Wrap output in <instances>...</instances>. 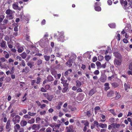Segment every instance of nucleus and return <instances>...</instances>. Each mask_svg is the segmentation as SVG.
Here are the masks:
<instances>
[{
    "label": "nucleus",
    "mask_w": 132,
    "mask_h": 132,
    "mask_svg": "<svg viewBox=\"0 0 132 132\" xmlns=\"http://www.w3.org/2000/svg\"><path fill=\"white\" fill-rule=\"evenodd\" d=\"M20 119L21 117L19 115H17L13 118L12 121L14 124H15L19 122Z\"/></svg>",
    "instance_id": "nucleus-1"
},
{
    "label": "nucleus",
    "mask_w": 132,
    "mask_h": 132,
    "mask_svg": "<svg viewBox=\"0 0 132 132\" xmlns=\"http://www.w3.org/2000/svg\"><path fill=\"white\" fill-rule=\"evenodd\" d=\"M74 130L73 126L72 125L67 126L65 128V132H74Z\"/></svg>",
    "instance_id": "nucleus-2"
},
{
    "label": "nucleus",
    "mask_w": 132,
    "mask_h": 132,
    "mask_svg": "<svg viewBox=\"0 0 132 132\" xmlns=\"http://www.w3.org/2000/svg\"><path fill=\"white\" fill-rule=\"evenodd\" d=\"M121 62V59H115L114 60V63L115 66L120 65Z\"/></svg>",
    "instance_id": "nucleus-3"
},
{
    "label": "nucleus",
    "mask_w": 132,
    "mask_h": 132,
    "mask_svg": "<svg viewBox=\"0 0 132 132\" xmlns=\"http://www.w3.org/2000/svg\"><path fill=\"white\" fill-rule=\"evenodd\" d=\"M61 83L63 84V86H67L69 85L68 83H67V80L65 79L64 77L62 76L61 77Z\"/></svg>",
    "instance_id": "nucleus-4"
},
{
    "label": "nucleus",
    "mask_w": 132,
    "mask_h": 132,
    "mask_svg": "<svg viewBox=\"0 0 132 132\" xmlns=\"http://www.w3.org/2000/svg\"><path fill=\"white\" fill-rule=\"evenodd\" d=\"M64 37V36L63 34H59L57 38V40L61 42H63L65 40Z\"/></svg>",
    "instance_id": "nucleus-5"
},
{
    "label": "nucleus",
    "mask_w": 132,
    "mask_h": 132,
    "mask_svg": "<svg viewBox=\"0 0 132 132\" xmlns=\"http://www.w3.org/2000/svg\"><path fill=\"white\" fill-rule=\"evenodd\" d=\"M113 54L115 57L117 58L116 59L122 58L121 55L119 53L117 52H113Z\"/></svg>",
    "instance_id": "nucleus-6"
},
{
    "label": "nucleus",
    "mask_w": 132,
    "mask_h": 132,
    "mask_svg": "<svg viewBox=\"0 0 132 132\" xmlns=\"http://www.w3.org/2000/svg\"><path fill=\"white\" fill-rule=\"evenodd\" d=\"M106 76L105 75H103L101 76L100 78V81L103 82H105L106 79Z\"/></svg>",
    "instance_id": "nucleus-7"
},
{
    "label": "nucleus",
    "mask_w": 132,
    "mask_h": 132,
    "mask_svg": "<svg viewBox=\"0 0 132 132\" xmlns=\"http://www.w3.org/2000/svg\"><path fill=\"white\" fill-rule=\"evenodd\" d=\"M31 85L32 86L34 85L33 87L34 89H37L38 88V86L37 85H35L36 83V80H32L31 81Z\"/></svg>",
    "instance_id": "nucleus-8"
},
{
    "label": "nucleus",
    "mask_w": 132,
    "mask_h": 132,
    "mask_svg": "<svg viewBox=\"0 0 132 132\" xmlns=\"http://www.w3.org/2000/svg\"><path fill=\"white\" fill-rule=\"evenodd\" d=\"M46 78L48 82L52 81L54 80V79L53 77L51 75H48V76Z\"/></svg>",
    "instance_id": "nucleus-9"
},
{
    "label": "nucleus",
    "mask_w": 132,
    "mask_h": 132,
    "mask_svg": "<svg viewBox=\"0 0 132 132\" xmlns=\"http://www.w3.org/2000/svg\"><path fill=\"white\" fill-rule=\"evenodd\" d=\"M20 125L18 124H16L14 126V132H17L18 130L20 129Z\"/></svg>",
    "instance_id": "nucleus-10"
},
{
    "label": "nucleus",
    "mask_w": 132,
    "mask_h": 132,
    "mask_svg": "<svg viewBox=\"0 0 132 132\" xmlns=\"http://www.w3.org/2000/svg\"><path fill=\"white\" fill-rule=\"evenodd\" d=\"M72 70L71 69H70L67 70L64 73V76L66 77H67L68 76V74H70V73L72 72Z\"/></svg>",
    "instance_id": "nucleus-11"
},
{
    "label": "nucleus",
    "mask_w": 132,
    "mask_h": 132,
    "mask_svg": "<svg viewBox=\"0 0 132 132\" xmlns=\"http://www.w3.org/2000/svg\"><path fill=\"white\" fill-rule=\"evenodd\" d=\"M29 71L30 69L29 67H26L22 70V72L27 73Z\"/></svg>",
    "instance_id": "nucleus-12"
},
{
    "label": "nucleus",
    "mask_w": 132,
    "mask_h": 132,
    "mask_svg": "<svg viewBox=\"0 0 132 132\" xmlns=\"http://www.w3.org/2000/svg\"><path fill=\"white\" fill-rule=\"evenodd\" d=\"M27 124V122L24 120H21L20 122V124L22 127L26 126Z\"/></svg>",
    "instance_id": "nucleus-13"
},
{
    "label": "nucleus",
    "mask_w": 132,
    "mask_h": 132,
    "mask_svg": "<svg viewBox=\"0 0 132 132\" xmlns=\"http://www.w3.org/2000/svg\"><path fill=\"white\" fill-rule=\"evenodd\" d=\"M96 92L95 89L93 88L92 89L89 91V95L90 96H92L93 94H95Z\"/></svg>",
    "instance_id": "nucleus-14"
},
{
    "label": "nucleus",
    "mask_w": 132,
    "mask_h": 132,
    "mask_svg": "<svg viewBox=\"0 0 132 132\" xmlns=\"http://www.w3.org/2000/svg\"><path fill=\"white\" fill-rule=\"evenodd\" d=\"M13 12H14L13 11L10 9H8L6 11L5 13L6 14L9 15L12 14Z\"/></svg>",
    "instance_id": "nucleus-15"
},
{
    "label": "nucleus",
    "mask_w": 132,
    "mask_h": 132,
    "mask_svg": "<svg viewBox=\"0 0 132 132\" xmlns=\"http://www.w3.org/2000/svg\"><path fill=\"white\" fill-rule=\"evenodd\" d=\"M68 86L69 85L67 86H63L64 87L63 88L62 90V92L63 93H64L68 91H68L69 89Z\"/></svg>",
    "instance_id": "nucleus-16"
},
{
    "label": "nucleus",
    "mask_w": 132,
    "mask_h": 132,
    "mask_svg": "<svg viewBox=\"0 0 132 132\" xmlns=\"http://www.w3.org/2000/svg\"><path fill=\"white\" fill-rule=\"evenodd\" d=\"M14 17V15L12 14L9 15H6V18L7 19L9 20L12 19Z\"/></svg>",
    "instance_id": "nucleus-17"
},
{
    "label": "nucleus",
    "mask_w": 132,
    "mask_h": 132,
    "mask_svg": "<svg viewBox=\"0 0 132 132\" xmlns=\"http://www.w3.org/2000/svg\"><path fill=\"white\" fill-rule=\"evenodd\" d=\"M51 73L52 74L55 78L56 77L57 72L54 70H51Z\"/></svg>",
    "instance_id": "nucleus-18"
},
{
    "label": "nucleus",
    "mask_w": 132,
    "mask_h": 132,
    "mask_svg": "<svg viewBox=\"0 0 132 132\" xmlns=\"http://www.w3.org/2000/svg\"><path fill=\"white\" fill-rule=\"evenodd\" d=\"M116 96L115 97V98L116 100H118L121 97V96L120 93H119V92H117V91L116 92Z\"/></svg>",
    "instance_id": "nucleus-19"
},
{
    "label": "nucleus",
    "mask_w": 132,
    "mask_h": 132,
    "mask_svg": "<svg viewBox=\"0 0 132 132\" xmlns=\"http://www.w3.org/2000/svg\"><path fill=\"white\" fill-rule=\"evenodd\" d=\"M76 86L77 88H80L82 85L81 82L79 80L76 81Z\"/></svg>",
    "instance_id": "nucleus-20"
},
{
    "label": "nucleus",
    "mask_w": 132,
    "mask_h": 132,
    "mask_svg": "<svg viewBox=\"0 0 132 132\" xmlns=\"http://www.w3.org/2000/svg\"><path fill=\"white\" fill-rule=\"evenodd\" d=\"M11 125H10V120H9L7 121V122L6 124V129H9Z\"/></svg>",
    "instance_id": "nucleus-21"
},
{
    "label": "nucleus",
    "mask_w": 132,
    "mask_h": 132,
    "mask_svg": "<svg viewBox=\"0 0 132 132\" xmlns=\"http://www.w3.org/2000/svg\"><path fill=\"white\" fill-rule=\"evenodd\" d=\"M99 126L102 128H106L107 125L106 124H103L102 123H100Z\"/></svg>",
    "instance_id": "nucleus-22"
},
{
    "label": "nucleus",
    "mask_w": 132,
    "mask_h": 132,
    "mask_svg": "<svg viewBox=\"0 0 132 132\" xmlns=\"http://www.w3.org/2000/svg\"><path fill=\"white\" fill-rule=\"evenodd\" d=\"M124 86L125 89L126 90H127L128 88H129L130 86L129 84L128 83H125L124 84Z\"/></svg>",
    "instance_id": "nucleus-23"
},
{
    "label": "nucleus",
    "mask_w": 132,
    "mask_h": 132,
    "mask_svg": "<svg viewBox=\"0 0 132 132\" xmlns=\"http://www.w3.org/2000/svg\"><path fill=\"white\" fill-rule=\"evenodd\" d=\"M53 97V95H50L49 94L46 98L49 101H51Z\"/></svg>",
    "instance_id": "nucleus-24"
},
{
    "label": "nucleus",
    "mask_w": 132,
    "mask_h": 132,
    "mask_svg": "<svg viewBox=\"0 0 132 132\" xmlns=\"http://www.w3.org/2000/svg\"><path fill=\"white\" fill-rule=\"evenodd\" d=\"M104 86H105L104 88L105 90H107L109 89L110 88L109 86V84L108 83H105Z\"/></svg>",
    "instance_id": "nucleus-25"
},
{
    "label": "nucleus",
    "mask_w": 132,
    "mask_h": 132,
    "mask_svg": "<svg viewBox=\"0 0 132 132\" xmlns=\"http://www.w3.org/2000/svg\"><path fill=\"white\" fill-rule=\"evenodd\" d=\"M6 44V42L2 40V41L1 44V47L2 48L4 47L5 46Z\"/></svg>",
    "instance_id": "nucleus-26"
},
{
    "label": "nucleus",
    "mask_w": 132,
    "mask_h": 132,
    "mask_svg": "<svg viewBox=\"0 0 132 132\" xmlns=\"http://www.w3.org/2000/svg\"><path fill=\"white\" fill-rule=\"evenodd\" d=\"M35 120L34 118H32L31 119L28 120V123L30 124H32L34 123Z\"/></svg>",
    "instance_id": "nucleus-27"
},
{
    "label": "nucleus",
    "mask_w": 132,
    "mask_h": 132,
    "mask_svg": "<svg viewBox=\"0 0 132 132\" xmlns=\"http://www.w3.org/2000/svg\"><path fill=\"white\" fill-rule=\"evenodd\" d=\"M24 50L23 48L22 47H20L18 48L17 50L18 52L19 53H21Z\"/></svg>",
    "instance_id": "nucleus-28"
},
{
    "label": "nucleus",
    "mask_w": 132,
    "mask_h": 132,
    "mask_svg": "<svg viewBox=\"0 0 132 132\" xmlns=\"http://www.w3.org/2000/svg\"><path fill=\"white\" fill-rule=\"evenodd\" d=\"M114 94V92L113 91L111 90L110 92H109L107 94V96L108 97H111L112 94Z\"/></svg>",
    "instance_id": "nucleus-29"
},
{
    "label": "nucleus",
    "mask_w": 132,
    "mask_h": 132,
    "mask_svg": "<svg viewBox=\"0 0 132 132\" xmlns=\"http://www.w3.org/2000/svg\"><path fill=\"white\" fill-rule=\"evenodd\" d=\"M112 85L114 88L118 87L119 86V84L116 82L112 83Z\"/></svg>",
    "instance_id": "nucleus-30"
},
{
    "label": "nucleus",
    "mask_w": 132,
    "mask_h": 132,
    "mask_svg": "<svg viewBox=\"0 0 132 132\" xmlns=\"http://www.w3.org/2000/svg\"><path fill=\"white\" fill-rule=\"evenodd\" d=\"M20 55L23 59H24L26 57L27 54L25 52H23Z\"/></svg>",
    "instance_id": "nucleus-31"
},
{
    "label": "nucleus",
    "mask_w": 132,
    "mask_h": 132,
    "mask_svg": "<svg viewBox=\"0 0 132 132\" xmlns=\"http://www.w3.org/2000/svg\"><path fill=\"white\" fill-rule=\"evenodd\" d=\"M44 57L45 61H47L49 60L50 58V56H48L47 55H44Z\"/></svg>",
    "instance_id": "nucleus-32"
},
{
    "label": "nucleus",
    "mask_w": 132,
    "mask_h": 132,
    "mask_svg": "<svg viewBox=\"0 0 132 132\" xmlns=\"http://www.w3.org/2000/svg\"><path fill=\"white\" fill-rule=\"evenodd\" d=\"M18 6L16 3H14L12 5V7L15 10H17L18 7Z\"/></svg>",
    "instance_id": "nucleus-33"
},
{
    "label": "nucleus",
    "mask_w": 132,
    "mask_h": 132,
    "mask_svg": "<svg viewBox=\"0 0 132 132\" xmlns=\"http://www.w3.org/2000/svg\"><path fill=\"white\" fill-rule=\"evenodd\" d=\"M72 62V60L71 59H69L68 61L66 63V64L72 65L71 64Z\"/></svg>",
    "instance_id": "nucleus-34"
},
{
    "label": "nucleus",
    "mask_w": 132,
    "mask_h": 132,
    "mask_svg": "<svg viewBox=\"0 0 132 132\" xmlns=\"http://www.w3.org/2000/svg\"><path fill=\"white\" fill-rule=\"evenodd\" d=\"M37 81H36V83L37 84H40V82L41 78H40L38 77H37L36 78Z\"/></svg>",
    "instance_id": "nucleus-35"
},
{
    "label": "nucleus",
    "mask_w": 132,
    "mask_h": 132,
    "mask_svg": "<svg viewBox=\"0 0 132 132\" xmlns=\"http://www.w3.org/2000/svg\"><path fill=\"white\" fill-rule=\"evenodd\" d=\"M95 9L97 11H100L101 10V8L100 6H95Z\"/></svg>",
    "instance_id": "nucleus-36"
},
{
    "label": "nucleus",
    "mask_w": 132,
    "mask_h": 132,
    "mask_svg": "<svg viewBox=\"0 0 132 132\" xmlns=\"http://www.w3.org/2000/svg\"><path fill=\"white\" fill-rule=\"evenodd\" d=\"M105 60L107 61H108L111 59V57L108 55H105Z\"/></svg>",
    "instance_id": "nucleus-37"
},
{
    "label": "nucleus",
    "mask_w": 132,
    "mask_h": 132,
    "mask_svg": "<svg viewBox=\"0 0 132 132\" xmlns=\"http://www.w3.org/2000/svg\"><path fill=\"white\" fill-rule=\"evenodd\" d=\"M96 64L97 65V69H98V68L100 67L101 65V63L100 62L97 61V62H96Z\"/></svg>",
    "instance_id": "nucleus-38"
},
{
    "label": "nucleus",
    "mask_w": 132,
    "mask_h": 132,
    "mask_svg": "<svg viewBox=\"0 0 132 132\" xmlns=\"http://www.w3.org/2000/svg\"><path fill=\"white\" fill-rule=\"evenodd\" d=\"M5 18V16L4 15H2L0 16V23L2 22L3 19Z\"/></svg>",
    "instance_id": "nucleus-39"
},
{
    "label": "nucleus",
    "mask_w": 132,
    "mask_h": 132,
    "mask_svg": "<svg viewBox=\"0 0 132 132\" xmlns=\"http://www.w3.org/2000/svg\"><path fill=\"white\" fill-rule=\"evenodd\" d=\"M5 80L6 82H8L11 80V78L10 77H7L5 78Z\"/></svg>",
    "instance_id": "nucleus-40"
},
{
    "label": "nucleus",
    "mask_w": 132,
    "mask_h": 132,
    "mask_svg": "<svg viewBox=\"0 0 132 132\" xmlns=\"http://www.w3.org/2000/svg\"><path fill=\"white\" fill-rule=\"evenodd\" d=\"M38 127V125L37 124H34L32 126V128L33 130H36V128L37 127Z\"/></svg>",
    "instance_id": "nucleus-41"
},
{
    "label": "nucleus",
    "mask_w": 132,
    "mask_h": 132,
    "mask_svg": "<svg viewBox=\"0 0 132 132\" xmlns=\"http://www.w3.org/2000/svg\"><path fill=\"white\" fill-rule=\"evenodd\" d=\"M28 113L29 115L31 116H34L36 114V113H31L30 112H29Z\"/></svg>",
    "instance_id": "nucleus-42"
},
{
    "label": "nucleus",
    "mask_w": 132,
    "mask_h": 132,
    "mask_svg": "<svg viewBox=\"0 0 132 132\" xmlns=\"http://www.w3.org/2000/svg\"><path fill=\"white\" fill-rule=\"evenodd\" d=\"M86 113V115L89 117L90 116L92 115L91 113V111L90 110L87 111Z\"/></svg>",
    "instance_id": "nucleus-43"
},
{
    "label": "nucleus",
    "mask_w": 132,
    "mask_h": 132,
    "mask_svg": "<svg viewBox=\"0 0 132 132\" xmlns=\"http://www.w3.org/2000/svg\"><path fill=\"white\" fill-rule=\"evenodd\" d=\"M27 65L29 66L30 68H31L33 66L31 62H29L27 63Z\"/></svg>",
    "instance_id": "nucleus-44"
},
{
    "label": "nucleus",
    "mask_w": 132,
    "mask_h": 132,
    "mask_svg": "<svg viewBox=\"0 0 132 132\" xmlns=\"http://www.w3.org/2000/svg\"><path fill=\"white\" fill-rule=\"evenodd\" d=\"M115 75H113L111 76H109L108 77V80H111L112 79L114 78Z\"/></svg>",
    "instance_id": "nucleus-45"
},
{
    "label": "nucleus",
    "mask_w": 132,
    "mask_h": 132,
    "mask_svg": "<svg viewBox=\"0 0 132 132\" xmlns=\"http://www.w3.org/2000/svg\"><path fill=\"white\" fill-rule=\"evenodd\" d=\"M127 4V2L126 1H124L122 4V6H123L125 7H126Z\"/></svg>",
    "instance_id": "nucleus-46"
},
{
    "label": "nucleus",
    "mask_w": 132,
    "mask_h": 132,
    "mask_svg": "<svg viewBox=\"0 0 132 132\" xmlns=\"http://www.w3.org/2000/svg\"><path fill=\"white\" fill-rule=\"evenodd\" d=\"M31 48L32 49L31 50V51L33 50H36V51H37V50H38V49H37L36 46H34L33 45H31Z\"/></svg>",
    "instance_id": "nucleus-47"
},
{
    "label": "nucleus",
    "mask_w": 132,
    "mask_h": 132,
    "mask_svg": "<svg viewBox=\"0 0 132 132\" xmlns=\"http://www.w3.org/2000/svg\"><path fill=\"white\" fill-rule=\"evenodd\" d=\"M61 125V124H57L54 127V129H59V128Z\"/></svg>",
    "instance_id": "nucleus-48"
},
{
    "label": "nucleus",
    "mask_w": 132,
    "mask_h": 132,
    "mask_svg": "<svg viewBox=\"0 0 132 132\" xmlns=\"http://www.w3.org/2000/svg\"><path fill=\"white\" fill-rule=\"evenodd\" d=\"M52 129L50 127L48 128L46 130V132H51Z\"/></svg>",
    "instance_id": "nucleus-49"
},
{
    "label": "nucleus",
    "mask_w": 132,
    "mask_h": 132,
    "mask_svg": "<svg viewBox=\"0 0 132 132\" xmlns=\"http://www.w3.org/2000/svg\"><path fill=\"white\" fill-rule=\"evenodd\" d=\"M109 26L111 28H114L115 27V24L113 23L109 24Z\"/></svg>",
    "instance_id": "nucleus-50"
},
{
    "label": "nucleus",
    "mask_w": 132,
    "mask_h": 132,
    "mask_svg": "<svg viewBox=\"0 0 132 132\" xmlns=\"http://www.w3.org/2000/svg\"><path fill=\"white\" fill-rule=\"evenodd\" d=\"M97 57L96 56H95L93 57L92 59V61L93 62H96L97 61Z\"/></svg>",
    "instance_id": "nucleus-51"
},
{
    "label": "nucleus",
    "mask_w": 132,
    "mask_h": 132,
    "mask_svg": "<svg viewBox=\"0 0 132 132\" xmlns=\"http://www.w3.org/2000/svg\"><path fill=\"white\" fill-rule=\"evenodd\" d=\"M42 61L41 60H38L37 62V64L38 65H39L42 64Z\"/></svg>",
    "instance_id": "nucleus-52"
},
{
    "label": "nucleus",
    "mask_w": 132,
    "mask_h": 132,
    "mask_svg": "<svg viewBox=\"0 0 132 132\" xmlns=\"http://www.w3.org/2000/svg\"><path fill=\"white\" fill-rule=\"evenodd\" d=\"M106 63H105L104 64H103L101 65L100 68H102L103 69L105 68L106 67Z\"/></svg>",
    "instance_id": "nucleus-53"
},
{
    "label": "nucleus",
    "mask_w": 132,
    "mask_h": 132,
    "mask_svg": "<svg viewBox=\"0 0 132 132\" xmlns=\"http://www.w3.org/2000/svg\"><path fill=\"white\" fill-rule=\"evenodd\" d=\"M0 60L2 62H4L6 61V59L4 57H1L0 58Z\"/></svg>",
    "instance_id": "nucleus-54"
},
{
    "label": "nucleus",
    "mask_w": 132,
    "mask_h": 132,
    "mask_svg": "<svg viewBox=\"0 0 132 132\" xmlns=\"http://www.w3.org/2000/svg\"><path fill=\"white\" fill-rule=\"evenodd\" d=\"M23 117L26 118L30 119L31 118V117L29 115H28V114L24 115L23 116Z\"/></svg>",
    "instance_id": "nucleus-55"
},
{
    "label": "nucleus",
    "mask_w": 132,
    "mask_h": 132,
    "mask_svg": "<svg viewBox=\"0 0 132 132\" xmlns=\"http://www.w3.org/2000/svg\"><path fill=\"white\" fill-rule=\"evenodd\" d=\"M99 71L98 70H95L93 72L94 74L95 75H98L99 74Z\"/></svg>",
    "instance_id": "nucleus-56"
},
{
    "label": "nucleus",
    "mask_w": 132,
    "mask_h": 132,
    "mask_svg": "<svg viewBox=\"0 0 132 132\" xmlns=\"http://www.w3.org/2000/svg\"><path fill=\"white\" fill-rule=\"evenodd\" d=\"M50 86L49 85H46L45 87V89L47 90H48L50 89Z\"/></svg>",
    "instance_id": "nucleus-57"
},
{
    "label": "nucleus",
    "mask_w": 132,
    "mask_h": 132,
    "mask_svg": "<svg viewBox=\"0 0 132 132\" xmlns=\"http://www.w3.org/2000/svg\"><path fill=\"white\" fill-rule=\"evenodd\" d=\"M40 90L41 92H45L47 91V90L43 87H42L41 88Z\"/></svg>",
    "instance_id": "nucleus-58"
},
{
    "label": "nucleus",
    "mask_w": 132,
    "mask_h": 132,
    "mask_svg": "<svg viewBox=\"0 0 132 132\" xmlns=\"http://www.w3.org/2000/svg\"><path fill=\"white\" fill-rule=\"evenodd\" d=\"M129 70L132 71V62L130 63L129 65Z\"/></svg>",
    "instance_id": "nucleus-59"
},
{
    "label": "nucleus",
    "mask_w": 132,
    "mask_h": 132,
    "mask_svg": "<svg viewBox=\"0 0 132 132\" xmlns=\"http://www.w3.org/2000/svg\"><path fill=\"white\" fill-rule=\"evenodd\" d=\"M0 132H2V131L4 130V127L2 125L0 126Z\"/></svg>",
    "instance_id": "nucleus-60"
},
{
    "label": "nucleus",
    "mask_w": 132,
    "mask_h": 132,
    "mask_svg": "<svg viewBox=\"0 0 132 132\" xmlns=\"http://www.w3.org/2000/svg\"><path fill=\"white\" fill-rule=\"evenodd\" d=\"M91 67L92 68H95V65L94 63H92L91 64Z\"/></svg>",
    "instance_id": "nucleus-61"
},
{
    "label": "nucleus",
    "mask_w": 132,
    "mask_h": 132,
    "mask_svg": "<svg viewBox=\"0 0 132 132\" xmlns=\"http://www.w3.org/2000/svg\"><path fill=\"white\" fill-rule=\"evenodd\" d=\"M98 5H101V3L100 2H96L95 4L94 7L98 6Z\"/></svg>",
    "instance_id": "nucleus-62"
},
{
    "label": "nucleus",
    "mask_w": 132,
    "mask_h": 132,
    "mask_svg": "<svg viewBox=\"0 0 132 132\" xmlns=\"http://www.w3.org/2000/svg\"><path fill=\"white\" fill-rule=\"evenodd\" d=\"M6 19H4L3 21V22L5 24H7L8 22V21Z\"/></svg>",
    "instance_id": "nucleus-63"
},
{
    "label": "nucleus",
    "mask_w": 132,
    "mask_h": 132,
    "mask_svg": "<svg viewBox=\"0 0 132 132\" xmlns=\"http://www.w3.org/2000/svg\"><path fill=\"white\" fill-rule=\"evenodd\" d=\"M84 125L85 126H88L89 125V123L86 120L85 121V122L84 124Z\"/></svg>",
    "instance_id": "nucleus-64"
}]
</instances>
